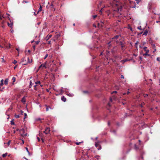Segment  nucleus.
Returning <instances> with one entry per match:
<instances>
[{"label":"nucleus","mask_w":160,"mask_h":160,"mask_svg":"<svg viewBox=\"0 0 160 160\" xmlns=\"http://www.w3.org/2000/svg\"><path fill=\"white\" fill-rule=\"evenodd\" d=\"M112 4L113 6H116L117 7L118 10H121L122 8V6L121 5V2H117L116 0H113L112 1Z\"/></svg>","instance_id":"obj_1"},{"label":"nucleus","mask_w":160,"mask_h":160,"mask_svg":"<svg viewBox=\"0 0 160 160\" xmlns=\"http://www.w3.org/2000/svg\"><path fill=\"white\" fill-rule=\"evenodd\" d=\"M22 64L26 65L27 64V58H24L22 59Z\"/></svg>","instance_id":"obj_2"},{"label":"nucleus","mask_w":160,"mask_h":160,"mask_svg":"<svg viewBox=\"0 0 160 160\" xmlns=\"http://www.w3.org/2000/svg\"><path fill=\"white\" fill-rule=\"evenodd\" d=\"M66 90H67L66 89L65 90V92L66 93V94L68 96L70 97H72L73 96H74L73 94L72 93H70L69 92H67L66 91Z\"/></svg>","instance_id":"obj_3"},{"label":"nucleus","mask_w":160,"mask_h":160,"mask_svg":"<svg viewBox=\"0 0 160 160\" xmlns=\"http://www.w3.org/2000/svg\"><path fill=\"white\" fill-rule=\"evenodd\" d=\"M50 131V128H47L44 131V133L46 134H48L49 132Z\"/></svg>","instance_id":"obj_4"},{"label":"nucleus","mask_w":160,"mask_h":160,"mask_svg":"<svg viewBox=\"0 0 160 160\" xmlns=\"http://www.w3.org/2000/svg\"><path fill=\"white\" fill-rule=\"evenodd\" d=\"M100 142H95V145L96 147H98V150H99L100 149V146L99 145Z\"/></svg>","instance_id":"obj_5"},{"label":"nucleus","mask_w":160,"mask_h":160,"mask_svg":"<svg viewBox=\"0 0 160 160\" xmlns=\"http://www.w3.org/2000/svg\"><path fill=\"white\" fill-rule=\"evenodd\" d=\"M120 45L121 46L122 50H124L125 49L124 48L125 46L123 42H121L120 43Z\"/></svg>","instance_id":"obj_6"},{"label":"nucleus","mask_w":160,"mask_h":160,"mask_svg":"<svg viewBox=\"0 0 160 160\" xmlns=\"http://www.w3.org/2000/svg\"><path fill=\"white\" fill-rule=\"evenodd\" d=\"M27 64L28 63H31L32 62V59H30L29 58H27Z\"/></svg>","instance_id":"obj_7"},{"label":"nucleus","mask_w":160,"mask_h":160,"mask_svg":"<svg viewBox=\"0 0 160 160\" xmlns=\"http://www.w3.org/2000/svg\"><path fill=\"white\" fill-rule=\"evenodd\" d=\"M147 47H144L143 48V50L145 51L146 52H149V50L147 49Z\"/></svg>","instance_id":"obj_8"},{"label":"nucleus","mask_w":160,"mask_h":160,"mask_svg":"<svg viewBox=\"0 0 160 160\" xmlns=\"http://www.w3.org/2000/svg\"><path fill=\"white\" fill-rule=\"evenodd\" d=\"M52 37V35H48L46 38V41H48L50 38Z\"/></svg>","instance_id":"obj_9"},{"label":"nucleus","mask_w":160,"mask_h":160,"mask_svg":"<svg viewBox=\"0 0 160 160\" xmlns=\"http://www.w3.org/2000/svg\"><path fill=\"white\" fill-rule=\"evenodd\" d=\"M13 24V23L12 22H11V23H9L8 22V26L11 28H12Z\"/></svg>","instance_id":"obj_10"},{"label":"nucleus","mask_w":160,"mask_h":160,"mask_svg":"<svg viewBox=\"0 0 160 160\" xmlns=\"http://www.w3.org/2000/svg\"><path fill=\"white\" fill-rule=\"evenodd\" d=\"M8 78L6 79L4 81V83L5 85H7L8 84Z\"/></svg>","instance_id":"obj_11"},{"label":"nucleus","mask_w":160,"mask_h":160,"mask_svg":"<svg viewBox=\"0 0 160 160\" xmlns=\"http://www.w3.org/2000/svg\"><path fill=\"white\" fill-rule=\"evenodd\" d=\"M62 100L64 102H65L66 101V98H65L64 96H63L61 98Z\"/></svg>","instance_id":"obj_12"},{"label":"nucleus","mask_w":160,"mask_h":160,"mask_svg":"<svg viewBox=\"0 0 160 160\" xmlns=\"http://www.w3.org/2000/svg\"><path fill=\"white\" fill-rule=\"evenodd\" d=\"M25 101H26V100H25V97H24L21 100V101L22 102L24 103V102H25Z\"/></svg>","instance_id":"obj_13"},{"label":"nucleus","mask_w":160,"mask_h":160,"mask_svg":"<svg viewBox=\"0 0 160 160\" xmlns=\"http://www.w3.org/2000/svg\"><path fill=\"white\" fill-rule=\"evenodd\" d=\"M2 18H4L5 17L1 14V12H0V19H2Z\"/></svg>","instance_id":"obj_14"},{"label":"nucleus","mask_w":160,"mask_h":160,"mask_svg":"<svg viewBox=\"0 0 160 160\" xmlns=\"http://www.w3.org/2000/svg\"><path fill=\"white\" fill-rule=\"evenodd\" d=\"M3 84V80L2 79L1 81V83L0 84V86H2Z\"/></svg>","instance_id":"obj_15"},{"label":"nucleus","mask_w":160,"mask_h":160,"mask_svg":"<svg viewBox=\"0 0 160 160\" xmlns=\"http://www.w3.org/2000/svg\"><path fill=\"white\" fill-rule=\"evenodd\" d=\"M47 62H45V64L43 65H41L39 67L38 69H40L42 66H43V67H45V65L46 64Z\"/></svg>","instance_id":"obj_16"},{"label":"nucleus","mask_w":160,"mask_h":160,"mask_svg":"<svg viewBox=\"0 0 160 160\" xmlns=\"http://www.w3.org/2000/svg\"><path fill=\"white\" fill-rule=\"evenodd\" d=\"M130 6L131 5H133V4H134L135 3V2L131 1L130 2Z\"/></svg>","instance_id":"obj_17"},{"label":"nucleus","mask_w":160,"mask_h":160,"mask_svg":"<svg viewBox=\"0 0 160 160\" xmlns=\"http://www.w3.org/2000/svg\"><path fill=\"white\" fill-rule=\"evenodd\" d=\"M148 33V31H146L143 33V35H147Z\"/></svg>","instance_id":"obj_18"},{"label":"nucleus","mask_w":160,"mask_h":160,"mask_svg":"<svg viewBox=\"0 0 160 160\" xmlns=\"http://www.w3.org/2000/svg\"><path fill=\"white\" fill-rule=\"evenodd\" d=\"M133 5H131L130 7L132 8H136V5L134 4Z\"/></svg>","instance_id":"obj_19"},{"label":"nucleus","mask_w":160,"mask_h":160,"mask_svg":"<svg viewBox=\"0 0 160 160\" xmlns=\"http://www.w3.org/2000/svg\"><path fill=\"white\" fill-rule=\"evenodd\" d=\"M8 155V153H5V154H3L2 155V156L3 157H5L6 156Z\"/></svg>","instance_id":"obj_20"},{"label":"nucleus","mask_w":160,"mask_h":160,"mask_svg":"<svg viewBox=\"0 0 160 160\" xmlns=\"http://www.w3.org/2000/svg\"><path fill=\"white\" fill-rule=\"evenodd\" d=\"M15 78L14 77H13L12 79V80L13 83H14L15 81Z\"/></svg>","instance_id":"obj_21"},{"label":"nucleus","mask_w":160,"mask_h":160,"mask_svg":"<svg viewBox=\"0 0 160 160\" xmlns=\"http://www.w3.org/2000/svg\"><path fill=\"white\" fill-rule=\"evenodd\" d=\"M14 117L16 118H19V115L15 114L14 115Z\"/></svg>","instance_id":"obj_22"},{"label":"nucleus","mask_w":160,"mask_h":160,"mask_svg":"<svg viewBox=\"0 0 160 160\" xmlns=\"http://www.w3.org/2000/svg\"><path fill=\"white\" fill-rule=\"evenodd\" d=\"M126 61H127V59H125L124 60H123L121 61V62H122V64H123L124 63V62H125Z\"/></svg>","instance_id":"obj_23"},{"label":"nucleus","mask_w":160,"mask_h":160,"mask_svg":"<svg viewBox=\"0 0 160 160\" xmlns=\"http://www.w3.org/2000/svg\"><path fill=\"white\" fill-rule=\"evenodd\" d=\"M148 52H146V53L144 54H143V55H146V56H149L150 55L148 54Z\"/></svg>","instance_id":"obj_24"},{"label":"nucleus","mask_w":160,"mask_h":160,"mask_svg":"<svg viewBox=\"0 0 160 160\" xmlns=\"http://www.w3.org/2000/svg\"><path fill=\"white\" fill-rule=\"evenodd\" d=\"M24 116L25 117H24V119H25V118H27V114L26 113H24Z\"/></svg>","instance_id":"obj_25"},{"label":"nucleus","mask_w":160,"mask_h":160,"mask_svg":"<svg viewBox=\"0 0 160 160\" xmlns=\"http://www.w3.org/2000/svg\"><path fill=\"white\" fill-rule=\"evenodd\" d=\"M118 37H119L118 35H116L115 37H114L113 38V39H117L118 38Z\"/></svg>","instance_id":"obj_26"},{"label":"nucleus","mask_w":160,"mask_h":160,"mask_svg":"<svg viewBox=\"0 0 160 160\" xmlns=\"http://www.w3.org/2000/svg\"><path fill=\"white\" fill-rule=\"evenodd\" d=\"M35 84H40V82L39 81H38L37 82H35Z\"/></svg>","instance_id":"obj_27"},{"label":"nucleus","mask_w":160,"mask_h":160,"mask_svg":"<svg viewBox=\"0 0 160 160\" xmlns=\"http://www.w3.org/2000/svg\"><path fill=\"white\" fill-rule=\"evenodd\" d=\"M17 62V61L15 60H14L13 61V63L14 64H16Z\"/></svg>","instance_id":"obj_28"},{"label":"nucleus","mask_w":160,"mask_h":160,"mask_svg":"<svg viewBox=\"0 0 160 160\" xmlns=\"http://www.w3.org/2000/svg\"><path fill=\"white\" fill-rule=\"evenodd\" d=\"M136 1V2L138 4L141 1V0H135Z\"/></svg>","instance_id":"obj_29"},{"label":"nucleus","mask_w":160,"mask_h":160,"mask_svg":"<svg viewBox=\"0 0 160 160\" xmlns=\"http://www.w3.org/2000/svg\"><path fill=\"white\" fill-rule=\"evenodd\" d=\"M11 142V140H9L8 142L7 143L8 146H9L10 144V143Z\"/></svg>","instance_id":"obj_30"},{"label":"nucleus","mask_w":160,"mask_h":160,"mask_svg":"<svg viewBox=\"0 0 160 160\" xmlns=\"http://www.w3.org/2000/svg\"><path fill=\"white\" fill-rule=\"evenodd\" d=\"M11 124H12V125H13V124H14V123L13 121V120H12L11 121Z\"/></svg>","instance_id":"obj_31"},{"label":"nucleus","mask_w":160,"mask_h":160,"mask_svg":"<svg viewBox=\"0 0 160 160\" xmlns=\"http://www.w3.org/2000/svg\"><path fill=\"white\" fill-rule=\"evenodd\" d=\"M11 45L10 44H9V46H8V47H7V48H9L10 47V46H11Z\"/></svg>","instance_id":"obj_32"},{"label":"nucleus","mask_w":160,"mask_h":160,"mask_svg":"<svg viewBox=\"0 0 160 160\" xmlns=\"http://www.w3.org/2000/svg\"><path fill=\"white\" fill-rule=\"evenodd\" d=\"M42 7L41 6H40V8H39V11H42Z\"/></svg>","instance_id":"obj_33"},{"label":"nucleus","mask_w":160,"mask_h":160,"mask_svg":"<svg viewBox=\"0 0 160 160\" xmlns=\"http://www.w3.org/2000/svg\"><path fill=\"white\" fill-rule=\"evenodd\" d=\"M48 56V54H47L45 55V57L44 58V59H46V58Z\"/></svg>","instance_id":"obj_34"},{"label":"nucleus","mask_w":160,"mask_h":160,"mask_svg":"<svg viewBox=\"0 0 160 160\" xmlns=\"http://www.w3.org/2000/svg\"><path fill=\"white\" fill-rule=\"evenodd\" d=\"M46 107V111H48V110H49V108L47 106V105H45Z\"/></svg>","instance_id":"obj_35"},{"label":"nucleus","mask_w":160,"mask_h":160,"mask_svg":"<svg viewBox=\"0 0 160 160\" xmlns=\"http://www.w3.org/2000/svg\"><path fill=\"white\" fill-rule=\"evenodd\" d=\"M157 61H158L159 62H160V58L158 57L157 58Z\"/></svg>","instance_id":"obj_36"},{"label":"nucleus","mask_w":160,"mask_h":160,"mask_svg":"<svg viewBox=\"0 0 160 160\" xmlns=\"http://www.w3.org/2000/svg\"><path fill=\"white\" fill-rule=\"evenodd\" d=\"M137 28L139 30H142V29L141 28V26L138 27Z\"/></svg>","instance_id":"obj_37"},{"label":"nucleus","mask_w":160,"mask_h":160,"mask_svg":"<svg viewBox=\"0 0 160 160\" xmlns=\"http://www.w3.org/2000/svg\"><path fill=\"white\" fill-rule=\"evenodd\" d=\"M12 28H11V30H10L11 32L12 33H13L14 32V30L13 29H12Z\"/></svg>","instance_id":"obj_38"},{"label":"nucleus","mask_w":160,"mask_h":160,"mask_svg":"<svg viewBox=\"0 0 160 160\" xmlns=\"http://www.w3.org/2000/svg\"><path fill=\"white\" fill-rule=\"evenodd\" d=\"M41 120V119L40 118H37L36 119V120L37 121L40 120Z\"/></svg>","instance_id":"obj_39"},{"label":"nucleus","mask_w":160,"mask_h":160,"mask_svg":"<svg viewBox=\"0 0 160 160\" xmlns=\"http://www.w3.org/2000/svg\"><path fill=\"white\" fill-rule=\"evenodd\" d=\"M97 17V15H95L93 16V18H95Z\"/></svg>","instance_id":"obj_40"},{"label":"nucleus","mask_w":160,"mask_h":160,"mask_svg":"<svg viewBox=\"0 0 160 160\" xmlns=\"http://www.w3.org/2000/svg\"><path fill=\"white\" fill-rule=\"evenodd\" d=\"M81 142H76V144L77 145H79V144L81 143Z\"/></svg>","instance_id":"obj_41"},{"label":"nucleus","mask_w":160,"mask_h":160,"mask_svg":"<svg viewBox=\"0 0 160 160\" xmlns=\"http://www.w3.org/2000/svg\"><path fill=\"white\" fill-rule=\"evenodd\" d=\"M20 113H21V114L22 115V114H23V111H22L21 110V111H20Z\"/></svg>","instance_id":"obj_42"},{"label":"nucleus","mask_w":160,"mask_h":160,"mask_svg":"<svg viewBox=\"0 0 160 160\" xmlns=\"http://www.w3.org/2000/svg\"><path fill=\"white\" fill-rule=\"evenodd\" d=\"M83 92L84 93H88V91H83Z\"/></svg>","instance_id":"obj_43"},{"label":"nucleus","mask_w":160,"mask_h":160,"mask_svg":"<svg viewBox=\"0 0 160 160\" xmlns=\"http://www.w3.org/2000/svg\"><path fill=\"white\" fill-rule=\"evenodd\" d=\"M121 78H124V76L123 75H122L121 76Z\"/></svg>","instance_id":"obj_44"},{"label":"nucleus","mask_w":160,"mask_h":160,"mask_svg":"<svg viewBox=\"0 0 160 160\" xmlns=\"http://www.w3.org/2000/svg\"><path fill=\"white\" fill-rule=\"evenodd\" d=\"M48 44H51V41H48Z\"/></svg>","instance_id":"obj_45"},{"label":"nucleus","mask_w":160,"mask_h":160,"mask_svg":"<svg viewBox=\"0 0 160 160\" xmlns=\"http://www.w3.org/2000/svg\"><path fill=\"white\" fill-rule=\"evenodd\" d=\"M1 59L2 60V61L3 62H5V61L4 60V59L3 58H2Z\"/></svg>","instance_id":"obj_46"},{"label":"nucleus","mask_w":160,"mask_h":160,"mask_svg":"<svg viewBox=\"0 0 160 160\" xmlns=\"http://www.w3.org/2000/svg\"><path fill=\"white\" fill-rule=\"evenodd\" d=\"M37 138H38V141H40V138H38V137H37Z\"/></svg>","instance_id":"obj_47"},{"label":"nucleus","mask_w":160,"mask_h":160,"mask_svg":"<svg viewBox=\"0 0 160 160\" xmlns=\"http://www.w3.org/2000/svg\"><path fill=\"white\" fill-rule=\"evenodd\" d=\"M135 148H136V149H138V148H137V147H136V145H135Z\"/></svg>","instance_id":"obj_48"},{"label":"nucleus","mask_w":160,"mask_h":160,"mask_svg":"<svg viewBox=\"0 0 160 160\" xmlns=\"http://www.w3.org/2000/svg\"><path fill=\"white\" fill-rule=\"evenodd\" d=\"M140 160H142L143 159V158L142 157H141L140 159Z\"/></svg>","instance_id":"obj_49"},{"label":"nucleus","mask_w":160,"mask_h":160,"mask_svg":"<svg viewBox=\"0 0 160 160\" xmlns=\"http://www.w3.org/2000/svg\"><path fill=\"white\" fill-rule=\"evenodd\" d=\"M60 90H61V92H63V90L62 89H61Z\"/></svg>","instance_id":"obj_50"},{"label":"nucleus","mask_w":160,"mask_h":160,"mask_svg":"<svg viewBox=\"0 0 160 160\" xmlns=\"http://www.w3.org/2000/svg\"><path fill=\"white\" fill-rule=\"evenodd\" d=\"M28 154H29V155H30V152H29V151H28Z\"/></svg>","instance_id":"obj_51"},{"label":"nucleus","mask_w":160,"mask_h":160,"mask_svg":"<svg viewBox=\"0 0 160 160\" xmlns=\"http://www.w3.org/2000/svg\"><path fill=\"white\" fill-rule=\"evenodd\" d=\"M34 15H37V13L36 14L35 12H34Z\"/></svg>","instance_id":"obj_52"},{"label":"nucleus","mask_w":160,"mask_h":160,"mask_svg":"<svg viewBox=\"0 0 160 160\" xmlns=\"http://www.w3.org/2000/svg\"><path fill=\"white\" fill-rule=\"evenodd\" d=\"M25 148H26V150H27V151L28 152V148H27V147H26Z\"/></svg>","instance_id":"obj_53"},{"label":"nucleus","mask_w":160,"mask_h":160,"mask_svg":"<svg viewBox=\"0 0 160 160\" xmlns=\"http://www.w3.org/2000/svg\"><path fill=\"white\" fill-rule=\"evenodd\" d=\"M93 26L94 27H95V28L96 27V25H94V24H93Z\"/></svg>","instance_id":"obj_54"},{"label":"nucleus","mask_w":160,"mask_h":160,"mask_svg":"<svg viewBox=\"0 0 160 160\" xmlns=\"http://www.w3.org/2000/svg\"><path fill=\"white\" fill-rule=\"evenodd\" d=\"M40 12V11H39V10H38V12H37V14H38V13H39Z\"/></svg>","instance_id":"obj_55"},{"label":"nucleus","mask_w":160,"mask_h":160,"mask_svg":"<svg viewBox=\"0 0 160 160\" xmlns=\"http://www.w3.org/2000/svg\"><path fill=\"white\" fill-rule=\"evenodd\" d=\"M38 43H39V42H36V44H38Z\"/></svg>","instance_id":"obj_56"},{"label":"nucleus","mask_w":160,"mask_h":160,"mask_svg":"<svg viewBox=\"0 0 160 160\" xmlns=\"http://www.w3.org/2000/svg\"><path fill=\"white\" fill-rule=\"evenodd\" d=\"M129 93H130V92H129V91H128V92H127V94H128Z\"/></svg>","instance_id":"obj_57"},{"label":"nucleus","mask_w":160,"mask_h":160,"mask_svg":"<svg viewBox=\"0 0 160 160\" xmlns=\"http://www.w3.org/2000/svg\"><path fill=\"white\" fill-rule=\"evenodd\" d=\"M113 92L117 93V91H115Z\"/></svg>","instance_id":"obj_58"},{"label":"nucleus","mask_w":160,"mask_h":160,"mask_svg":"<svg viewBox=\"0 0 160 160\" xmlns=\"http://www.w3.org/2000/svg\"><path fill=\"white\" fill-rule=\"evenodd\" d=\"M16 50H17V51H19V49L18 48H17L16 49Z\"/></svg>","instance_id":"obj_59"},{"label":"nucleus","mask_w":160,"mask_h":160,"mask_svg":"<svg viewBox=\"0 0 160 160\" xmlns=\"http://www.w3.org/2000/svg\"><path fill=\"white\" fill-rule=\"evenodd\" d=\"M16 66L14 68V69H15V68H16Z\"/></svg>","instance_id":"obj_60"},{"label":"nucleus","mask_w":160,"mask_h":160,"mask_svg":"<svg viewBox=\"0 0 160 160\" xmlns=\"http://www.w3.org/2000/svg\"><path fill=\"white\" fill-rule=\"evenodd\" d=\"M22 142L23 143V144L24 143V141L23 140H22Z\"/></svg>","instance_id":"obj_61"},{"label":"nucleus","mask_w":160,"mask_h":160,"mask_svg":"<svg viewBox=\"0 0 160 160\" xmlns=\"http://www.w3.org/2000/svg\"><path fill=\"white\" fill-rule=\"evenodd\" d=\"M0 47H1V48H3V47H2L1 45H0Z\"/></svg>","instance_id":"obj_62"},{"label":"nucleus","mask_w":160,"mask_h":160,"mask_svg":"<svg viewBox=\"0 0 160 160\" xmlns=\"http://www.w3.org/2000/svg\"><path fill=\"white\" fill-rule=\"evenodd\" d=\"M108 105H109V106H110V103H108Z\"/></svg>","instance_id":"obj_63"},{"label":"nucleus","mask_w":160,"mask_h":160,"mask_svg":"<svg viewBox=\"0 0 160 160\" xmlns=\"http://www.w3.org/2000/svg\"><path fill=\"white\" fill-rule=\"evenodd\" d=\"M159 22V21H157L156 22H157V23H158Z\"/></svg>","instance_id":"obj_64"}]
</instances>
